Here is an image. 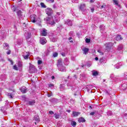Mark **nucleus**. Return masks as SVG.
Masks as SVG:
<instances>
[{
    "label": "nucleus",
    "instance_id": "obj_32",
    "mask_svg": "<svg viewBox=\"0 0 127 127\" xmlns=\"http://www.w3.org/2000/svg\"><path fill=\"white\" fill-rule=\"evenodd\" d=\"M31 32L32 33H35L36 32V30L34 29V28H31Z\"/></svg>",
    "mask_w": 127,
    "mask_h": 127
},
{
    "label": "nucleus",
    "instance_id": "obj_8",
    "mask_svg": "<svg viewBox=\"0 0 127 127\" xmlns=\"http://www.w3.org/2000/svg\"><path fill=\"white\" fill-rule=\"evenodd\" d=\"M81 50L83 51V54L84 55H87V54L89 52V49L86 47L81 48Z\"/></svg>",
    "mask_w": 127,
    "mask_h": 127
},
{
    "label": "nucleus",
    "instance_id": "obj_6",
    "mask_svg": "<svg viewBox=\"0 0 127 127\" xmlns=\"http://www.w3.org/2000/svg\"><path fill=\"white\" fill-rule=\"evenodd\" d=\"M30 55L29 54V52H25L23 53L22 56H23L24 59L27 60V59H28V58H29Z\"/></svg>",
    "mask_w": 127,
    "mask_h": 127
},
{
    "label": "nucleus",
    "instance_id": "obj_23",
    "mask_svg": "<svg viewBox=\"0 0 127 127\" xmlns=\"http://www.w3.org/2000/svg\"><path fill=\"white\" fill-rule=\"evenodd\" d=\"M13 95H14V93H7V96H8V98H10V99H12L13 98Z\"/></svg>",
    "mask_w": 127,
    "mask_h": 127
},
{
    "label": "nucleus",
    "instance_id": "obj_34",
    "mask_svg": "<svg viewBox=\"0 0 127 127\" xmlns=\"http://www.w3.org/2000/svg\"><path fill=\"white\" fill-rule=\"evenodd\" d=\"M92 75L93 76H97L98 75V72L97 71H94L93 73H92Z\"/></svg>",
    "mask_w": 127,
    "mask_h": 127
},
{
    "label": "nucleus",
    "instance_id": "obj_36",
    "mask_svg": "<svg viewBox=\"0 0 127 127\" xmlns=\"http://www.w3.org/2000/svg\"><path fill=\"white\" fill-rule=\"evenodd\" d=\"M42 64V61L41 60H38V64L41 65Z\"/></svg>",
    "mask_w": 127,
    "mask_h": 127
},
{
    "label": "nucleus",
    "instance_id": "obj_5",
    "mask_svg": "<svg viewBox=\"0 0 127 127\" xmlns=\"http://www.w3.org/2000/svg\"><path fill=\"white\" fill-rule=\"evenodd\" d=\"M106 49L107 51H110L111 50V48L113 47V43H108L105 45Z\"/></svg>",
    "mask_w": 127,
    "mask_h": 127
},
{
    "label": "nucleus",
    "instance_id": "obj_21",
    "mask_svg": "<svg viewBox=\"0 0 127 127\" xmlns=\"http://www.w3.org/2000/svg\"><path fill=\"white\" fill-rule=\"evenodd\" d=\"M106 61H107L104 58L100 59L99 60V62H100V63H106Z\"/></svg>",
    "mask_w": 127,
    "mask_h": 127
},
{
    "label": "nucleus",
    "instance_id": "obj_60",
    "mask_svg": "<svg viewBox=\"0 0 127 127\" xmlns=\"http://www.w3.org/2000/svg\"><path fill=\"white\" fill-rule=\"evenodd\" d=\"M124 83H127V80H125V81H123Z\"/></svg>",
    "mask_w": 127,
    "mask_h": 127
},
{
    "label": "nucleus",
    "instance_id": "obj_10",
    "mask_svg": "<svg viewBox=\"0 0 127 127\" xmlns=\"http://www.w3.org/2000/svg\"><path fill=\"white\" fill-rule=\"evenodd\" d=\"M41 35L42 36H46V35H47V30L45 29H42L41 30Z\"/></svg>",
    "mask_w": 127,
    "mask_h": 127
},
{
    "label": "nucleus",
    "instance_id": "obj_22",
    "mask_svg": "<svg viewBox=\"0 0 127 127\" xmlns=\"http://www.w3.org/2000/svg\"><path fill=\"white\" fill-rule=\"evenodd\" d=\"M29 105L30 106H33V105H34L35 104V100H31L28 102Z\"/></svg>",
    "mask_w": 127,
    "mask_h": 127
},
{
    "label": "nucleus",
    "instance_id": "obj_54",
    "mask_svg": "<svg viewBox=\"0 0 127 127\" xmlns=\"http://www.w3.org/2000/svg\"><path fill=\"white\" fill-rule=\"evenodd\" d=\"M55 77L54 76H52V80H53L54 79H55Z\"/></svg>",
    "mask_w": 127,
    "mask_h": 127
},
{
    "label": "nucleus",
    "instance_id": "obj_61",
    "mask_svg": "<svg viewBox=\"0 0 127 127\" xmlns=\"http://www.w3.org/2000/svg\"><path fill=\"white\" fill-rule=\"evenodd\" d=\"M2 109H3V108H2L1 109V112H3V110Z\"/></svg>",
    "mask_w": 127,
    "mask_h": 127
},
{
    "label": "nucleus",
    "instance_id": "obj_14",
    "mask_svg": "<svg viewBox=\"0 0 127 127\" xmlns=\"http://www.w3.org/2000/svg\"><path fill=\"white\" fill-rule=\"evenodd\" d=\"M3 49L5 50H7L9 49V45H8V44L6 43H4L3 44Z\"/></svg>",
    "mask_w": 127,
    "mask_h": 127
},
{
    "label": "nucleus",
    "instance_id": "obj_38",
    "mask_svg": "<svg viewBox=\"0 0 127 127\" xmlns=\"http://www.w3.org/2000/svg\"><path fill=\"white\" fill-rule=\"evenodd\" d=\"M6 53L7 55H9L11 53V51H10V50H8Z\"/></svg>",
    "mask_w": 127,
    "mask_h": 127
},
{
    "label": "nucleus",
    "instance_id": "obj_53",
    "mask_svg": "<svg viewBox=\"0 0 127 127\" xmlns=\"http://www.w3.org/2000/svg\"><path fill=\"white\" fill-rule=\"evenodd\" d=\"M95 60H96V61H98V60H99V58H98V57H96L95 58Z\"/></svg>",
    "mask_w": 127,
    "mask_h": 127
},
{
    "label": "nucleus",
    "instance_id": "obj_1",
    "mask_svg": "<svg viewBox=\"0 0 127 127\" xmlns=\"http://www.w3.org/2000/svg\"><path fill=\"white\" fill-rule=\"evenodd\" d=\"M45 20L47 23L50 25H54L56 22H58L60 20V13L57 12V14L53 17H47Z\"/></svg>",
    "mask_w": 127,
    "mask_h": 127
},
{
    "label": "nucleus",
    "instance_id": "obj_48",
    "mask_svg": "<svg viewBox=\"0 0 127 127\" xmlns=\"http://www.w3.org/2000/svg\"><path fill=\"white\" fill-rule=\"evenodd\" d=\"M26 26H27V25H26V24H25V23H24L23 24V27H26Z\"/></svg>",
    "mask_w": 127,
    "mask_h": 127
},
{
    "label": "nucleus",
    "instance_id": "obj_2",
    "mask_svg": "<svg viewBox=\"0 0 127 127\" xmlns=\"http://www.w3.org/2000/svg\"><path fill=\"white\" fill-rule=\"evenodd\" d=\"M58 67L59 68V70L62 72H65V71H66L65 66H63V64H62V59H61L58 61Z\"/></svg>",
    "mask_w": 127,
    "mask_h": 127
},
{
    "label": "nucleus",
    "instance_id": "obj_52",
    "mask_svg": "<svg viewBox=\"0 0 127 127\" xmlns=\"http://www.w3.org/2000/svg\"><path fill=\"white\" fill-rule=\"evenodd\" d=\"M106 7V5H102L101 6V8H105Z\"/></svg>",
    "mask_w": 127,
    "mask_h": 127
},
{
    "label": "nucleus",
    "instance_id": "obj_45",
    "mask_svg": "<svg viewBox=\"0 0 127 127\" xmlns=\"http://www.w3.org/2000/svg\"><path fill=\"white\" fill-rule=\"evenodd\" d=\"M64 87V85L61 84L60 86L61 90H62V89H63Z\"/></svg>",
    "mask_w": 127,
    "mask_h": 127
},
{
    "label": "nucleus",
    "instance_id": "obj_59",
    "mask_svg": "<svg viewBox=\"0 0 127 127\" xmlns=\"http://www.w3.org/2000/svg\"><path fill=\"white\" fill-rule=\"evenodd\" d=\"M71 39H72V37H69V38H68V40H71Z\"/></svg>",
    "mask_w": 127,
    "mask_h": 127
},
{
    "label": "nucleus",
    "instance_id": "obj_12",
    "mask_svg": "<svg viewBox=\"0 0 127 127\" xmlns=\"http://www.w3.org/2000/svg\"><path fill=\"white\" fill-rule=\"evenodd\" d=\"M47 42V41L46 40V39H45L44 37H43L41 38L40 40V43L42 45H44Z\"/></svg>",
    "mask_w": 127,
    "mask_h": 127
},
{
    "label": "nucleus",
    "instance_id": "obj_41",
    "mask_svg": "<svg viewBox=\"0 0 127 127\" xmlns=\"http://www.w3.org/2000/svg\"><path fill=\"white\" fill-rule=\"evenodd\" d=\"M17 15L20 16V15H21V11L19 10L17 12Z\"/></svg>",
    "mask_w": 127,
    "mask_h": 127
},
{
    "label": "nucleus",
    "instance_id": "obj_19",
    "mask_svg": "<svg viewBox=\"0 0 127 127\" xmlns=\"http://www.w3.org/2000/svg\"><path fill=\"white\" fill-rule=\"evenodd\" d=\"M64 65H68L69 64V60H68V59L67 58L64 59Z\"/></svg>",
    "mask_w": 127,
    "mask_h": 127
},
{
    "label": "nucleus",
    "instance_id": "obj_7",
    "mask_svg": "<svg viewBox=\"0 0 127 127\" xmlns=\"http://www.w3.org/2000/svg\"><path fill=\"white\" fill-rule=\"evenodd\" d=\"M25 37L27 40H28L30 38H31V33L28 32H26L25 33Z\"/></svg>",
    "mask_w": 127,
    "mask_h": 127
},
{
    "label": "nucleus",
    "instance_id": "obj_17",
    "mask_svg": "<svg viewBox=\"0 0 127 127\" xmlns=\"http://www.w3.org/2000/svg\"><path fill=\"white\" fill-rule=\"evenodd\" d=\"M116 40L117 41H120V40H123V38L121 35L117 36L116 37Z\"/></svg>",
    "mask_w": 127,
    "mask_h": 127
},
{
    "label": "nucleus",
    "instance_id": "obj_18",
    "mask_svg": "<svg viewBox=\"0 0 127 127\" xmlns=\"http://www.w3.org/2000/svg\"><path fill=\"white\" fill-rule=\"evenodd\" d=\"M113 2L115 5H117V6H120V5L119 4V0H113Z\"/></svg>",
    "mask_w": 127,
    "mask_h": 127
},
{
    "label": "nucleus",
    "instance_id": "obj_27",
    "mask_svg": "<svg viewBox=\"0 0 127 127\" xmlns=\"http://www.w3.org/2000/svg\"><path fill=\"white\" fill-rule=\"evenodd\" d=\"M121 66H122V64H117L115 65V67L117 69H119V68H121Z\"/></svg>",
    "mask_w": 127,
    "mask_h": 127
},
{
    "label": "nucleus",
    "instance_id": "obj_55",
    "mask_svg": "<svg viewBox=\"0 0 127 127\" xmlns=\"http://www.w3.org/2000/svg\"><path fill=\"white\" fill-rule=\"evenodd\" d=\"M10 62H11V64H12V65L13 64V63L12 62V61L11 60H9Z\"/></svg>",
    "mask_w": 127,
    "mask_h": 127
},
{
    "label": "nucleus",
    "instance_id": "obj_56",
    "mask_svg": "<svg viewBox=\"0 0 127 127\" xmlns=\"http://www.w3.org/2000/svg\"><path fill=\"white\" fill-rule=\"evenodd\" d=\"M49 87H53V84H50Z\"/></svg>",
    "mask_w": 127,
    "mask_h": 127
},
{
    "label": "nucleus",
    "instance_id": "obj_3",
    "mask_svg": "<svg viewBox=\"0 0 127 127\" xmlns=\"http://www.w3.org/2000/svg\"><path fill=\"white\" fill-rule=\"evenodd\" d=\"M36 71V68H35V66L32 64H30L29 66V73H35Z\"/></svg>",
    "mask_w": 127,
    "mask_h": 127
},
{
    "label": "nucleus",
    "instance_id": "obj_26",
    "mask_svg": "<svg viewBox=\"0 0 127 127\" xmlns=\"http://www.w3.org/2000/svg\"><path fill=\"white\" fill-rule=\"evenodd\" d=\"M34 120L37 123H38L39 122V116H36L34 117Z\"/></svg>",
    "mask_w": 127,
    "mask_h": 127
},
{
    "label": "nucleus",
    "instance_id": "obj_28",
    "mask_svg": "<svg viewBox=\"0 0 127 127\" xmlns=\"http://www.w3.org/2000/svg\"><path fill=\"white\" fill-rule=\"evenodd\" d=\"M71 125L72 126V127H76V125H77V123H76V122H74V121H72L71 122Z\"/></svg>",
    "mask_w": 127,
    "mask_h": 127
},
{
    "label": "nucleus",
    "instance_id": "obj_40",
    "mask_svg": "<svg viewBox=\"0 0 127 127\" xmlns=\"http://www.w3.org/2000/svg\"><path fill=\"white\" fill-rule=\"evenodd\" d=\"M54 116H55L56 119H59V115L55 114Z\"/></svg>",
    "mask_w": 127,
    "mask_h": 127
},
{
    "label": "nucleus",
    "instance_id": "obj_44",
    "mask_svg": "<svg viewBox=\"0 0 127 127\" xmlns=\"http://www.w3.org/2000/svg\"><path fill=\"white\" fill-rule=\"evenodd\" d=\"M48 2H54V0H46Z\"/></svg>",
    "mask_w": 127,
    "mask_h": 127
},
{
    "label": "nucleus",
    "instance_id": "obj_15",
    "mask_svg": "<svg viewBox=\"0 0 127 127\" xmlns=\"http://www.w3.org/2000/svg\"><path fill=\"white\" fill-rule=\"evenodd\" d=\"M65 23L66 24H67L68 25V26H72V21H71L70 20H67V21H65Z\"/></svg>",
    "mask_w": 127,
    "mask_h": 127
},
{
    "label": "nucleus",
    "instance_id": "obj_16",
    "mask_svg": "<svg viewBox=\"0 0 127 127\" xmlns=\"http://www.w3.org/2000/svg\"><path fill=\"white\" fill-rule=\"evenodd\" d=\"M80 114H81V113H80L79 112L73 111V112H72V115L74 117H78V116H79V115H80Z\"/></svg>",
    "mask_w": 127,
    "mask_h": 127
},
{
    "label": "nucleus",
    "instance_id": "obj_51",
    "mask_svg": "<svg viewBox=\"0 0 127 127\" xmlns=\"http://www.w3.org/2000/svg\"><path fill=\"white\" fill-rule=\"evenodd\" d=\"M95 1V0H90V2L91 3H93V2H94Z\"/></svg>",
    "mask_w": 127,
    "mask_h": 127
},
{
    "label": "nucleus",
    "instance_id": "obj_24",
    "mask_svg": "<svg viewBox=\"0 0 127 127\" xmlns=\"http://www.w3.org/2000/svg\"><path fill=\"white\" fill-rule=\"evenodd\" d=\"M122 87L123 90H126L127 89V84L124 83L122 84Z\"/></svg>",
    "mask_w": 127,
    "mask_h": 127
},
{
    "label": "nucleus",
    "instance_id": "obj_63",
    "mask_svg": "<svg viewBox=\"0 0 127 127\" xmlns=\"http://www.w3.org/2000/svg\"><path fill=\"white\" fill-rule=\"evenodd\" d=\"M13 9L14 11H15V8H13Z\"/></svg>",
    "mask_w": 127,
    "mask_h": 127
},
{
    "label": "nucleus",
    "instance_id": "obj_49",
    "mask_svg": "<svg viewBox=\"0 0 127 127\" xmlns=\"http://www.w3.org/2000/svg\"><path fill=\"white\" fill-rule=\"evenodd\" d=\"M94 115H95V112H92L90 113V115L91 116H94Z\"/></svg>",
    "mask_w": 127,
    "mask_h": 127
},
{
    "label": "nucleus",
    "instance_id": "obj_4",
    "mask_svg": "<svg viewBox=\"0 0 127 127\" xmlns=\"http://www.w3.org/2000/svg\"><path fill=\"white\" fill-rule=\"evenodd\" d=\"M46 13H47L49 16H50V15L53 13V10H52L51 8H47L46 9Z\"/></svg>",
    "mask_w": 127,
    "mask_h": 127
},
{
    "label": "nucleus",
    "instance_id": "obj_39",
    "mask_svg": "<svg viewBox=\"0 0 127 127\" xmlns=\"http://www.w3.org/2000/svg\"><path fill=\"white\" fill-rule=\"evenodd\" d=\"M85 41L86 43H90V42H91V40L90 39H86Z\"/></svg>",
    "mask_w": 127,
    "mask_h": 127
},
{
    "label": "nucleus",
    "instance_id": "obj_33",
    "mask_svg": "<svg viewBox=\"0 0 127 127\" xmlns=\"http://www.w3.org/2000/svg\"><path fill=\"white\" fill-rule=\"evenodd\" d=\"M41 6L42 7H44V8H46V6L45 5V4H44V3H43V2H41Z\"/></svg>",
    "mask_w": 127,
    "mask_h": 127
},
{
    "label": "nucleus",
    "instance_id": "obj_47",
    "mask_svg": "<svg viewBox=\"0 0 127 127\" xmlns=\"http://www.w3.org/2000/svg\"><path fill=\"white\" fill-rule=\"evenodd\" d=\"M61 55L63 56V57H64V56H65V53H62Z\"/></svg>",
    "mask_w": 127,
    "mask_h": 127
},
{
    "label": "nucleus",
    "instance_id": "obj_58",
    "mask_svg": "<svg viewBox=\"0 0 127 127\" xmlns=\"http://www.w3.org/2000/svg\"><path fill=\"white\" fill-rule=\"evenodd\" d=\"M67 113H70L71 110H67Z\"/></svg>",
    "mask_w": 127,
    "mask_h": 127
},
{
    "label": "nucleus",
    "instance_id": "obj_64",
    "mask_svg": "<svg viewBox=\"0 0 127 127\" xmlns=\"http://www.w3.org/2000/svg\"><path fill=\"white\" fill-rule=\"evenodd\" d=\"M36 59H37V60L39 59V57H37V58H36Z\"/></svg>",
    "mask_w": 127,
    "mask_h": 127
},
{
    "label": "nucleus",
    "instance_id": "obj_30",
    "mask_svg": "<svg viewBox=\"0 0 127 127\" xmlns=\"http://www.w3.org/2000/svg\"><path fill=\"white\" fill-rule=\"evenodd\" d=\"M123 46L122 45H120L119 46H118V50H119V51H121V50H122V49H123Z\"/></svg>",
    "mask_w": 127,
    "mask_h": 127
},
{
    "label": "nucleus",
    "instance_id": "obj_50",
    "mask_svg": "<svg viewBox=\"0 0 127 127\" xmlns=\"http://www.w3.org/2000/svg\"><path fill=\"white\" fill-rule=\"evenodd\" d=\"M51 96H52V93L51 94L48 93V97H51Z\"/></svg>",
    "mask_w": 127,
    "mask_h": 127
},
{
    "label": "nucleus",
    "instance_id": "obj_62",
    "mask_svg": "<svg viewBox=\"0 0 127 127\" xmlns=\"http://www.w3.org/2000/svg\"><path fill=\"white\" fill-rule=\"evenodd\" d=\"M74 77L75 79H77V76L76 75H74Z\"/></svg>",
    "mask_w": 127,
    "mask_h": 127
},
{
    "label": "nucleus",
    "instance_id": "obj_29",
    "mask_svg": "<svg viewBox=\"0 0 127 127\" xmlns=\"http://www.w3.org/2000/svg\"><path fill=\"white\" fill-rule=\"evenodd\" d=\"M100 29L101 30V32H102V30H104L105 29V25H100Z\"/></svg>",
    "mask_w": 127,
    "mask_h": 127
},
{
    "label": "nucleus",
    "instance_id": "obj_9",
    "mask_svg": "<svg viewBox=\"0 0 127 127\" xmlns=\"http://www.w3.org/2000/svg\"><path fill=\"white\" fill-rule=\"evenodd\" d=\"M79 8L81 11H84L86 9V4L85 3L81 4L79 6Z\"/></svg>",
    "mask_w": 127,
    "mask_h": 127
},
{
    "label": "nucleus",
    "instance_id": "obj_25",
    "mask_svg": "<svg viewBox=\"0 0 127 127\" xmlns=\"http://www.w3.org/2000/svg\"><path fill=\"white\" fill-rule=\"evenodd\" d=\"M50 39L52 42H56V41H57V39L53 37H51Z\"/></svg>",
    "mask_w": 127,
    "mask_h": 127
},
{
    "label": "nucleus",
    "instance_id": "obj_42",
    "mask_svg": "<svg viewBox=\"0 0 127 127\" xmlns=\"http://www.w3.org/2000/svg\"><path fill=\"white\" fill-rule=\"evenodd\" d=\"M98 53H100V55H103L104 53H103L102 51L101 50H98Z\"/></svg>",
    "mask_w": 127,
    "mask_h": 127
},
{
    "label": "nucleus",
    "instance_id": "obj_35",
    "mask_svg": "<svg viewBox=\"0 0 127 127\" xmlns=\"http://www.w3.org/2000/svg\"><path fill=\"white\" fill-rule=\"evenodd\" d=\"M53 57H57L58 56V53H54L53 55Z\"/></svg>",
    "mask_w": 127,
    "mask_h": 127
},
{
    "label": "nucleus",
    "instance_id": "obj_57",
    "mask_svg": "<svg viewBox=\"0 0 127 127\" xmlns=\"http://www.w3.org/2000/svg\"><path fill=\"white\" fill-rule=\"evenodd\" d=\"M91 10L92 12H93L94 11V8H91Z\"/></svg>",
    "mask_w": 127,
    "mask_h": 127
},
{
    "label": "nucleus",
    "instance_id": "obj_13",
    "mask_svg": "<svg viewBox=\"0 0 127 127\" xmlns=\"http://www.w3.org/2000/svg\"><path fill=\"white\" fill-rule=\"evenodd\" d=\"M20 90L21 93H22V94H25V93H26V92H27V89H26V87L25 86H23V87H21L20 88Z\"/></svg>",
    "mask_w": 127,
    "mask_h": 127
},
{
    "label": "nucleus",
    "instance_id": "obj_37",
    "mask_svg": "<svg viewBox=\"0 0 127 127\" xmlns=\"http://www.w3.org/2000/svg\"><path fill=\"white\" fill-rule=\"evenodd\" d=\"M18 67H22V64H21V62H18Z\"/></svg>",
    "mask_w": 127,
    "mask_h": 127
},
{
    "label": "nucleus",
    "instance_id": "obj_20",
    "mask_svg": "<svg viewBox=\"0 0 127 127\" xmlns=\"http://www.w3.org/2000/svg\"><path fill=\"white\" fill-rule=\"evenodd\" d=\"M79 123H84L85 122V119L83 118H80L78 120Z\"/></svg>",
    "mask_w": 127,
    "mask_h": 127
},
{
    "label": "nucleus",
    "instance_id": "obj_11",
    "mask_svg": "<svg viewBox=\"0 0 127 127\" xmlns=\"http://www.w3.org/2000/svg\"><path fill=\"white\" fill-rule=\"evenodd\" d=\"M31 17V20L32 21V22H33L34 23L36 22V15H31L30 16Z\"/></svg>",
    "mask_w": 127,
    "mask_h": 127
},
{
    "label": "nucleus",
    "instance_id": "obj_31",
    "mask_svg": "<svg viewBox=\"0 0 127 127\" xmlns=\"http://www.w3.org/2000/svg\"><path fill=\"white\" fill-rule=\"evenodd\" d=\"M22 43V42L21 41V40H17V44H18V45H20V44H21Z\"/></svg>",
    "mask_w": 127,
    "mask_h": 127
},
{
    "label": "nucleus",
    "instance_id": "obj_46",
    "mask_svg": "<svg viewBox=\"0 0 127 127\" xmlns=\"http://www.w3.org/2000/svg\"><path fill=\"white\" fill-rule=\"evenodd\" d=\"M49 113L50 115H53L54 114V112H53V111H49Z\"/></svg>",
    "mask_w": 127,
    "mask_h": 127
},
{
    "label": "nucleus",
    "instance_id": "obj_43",
    "mask_svg": "<svg viewBox=\"0 0 127 127\" xmlns=\"http://www.w3.org/2000/svg\"><path fill=\"white\" fill-rule=\"evenodd\" d=\"M13 69H14V70H16V71H17V70H18V69L17 68V66H16V65H14L13 66Z\"/></svg>",
    "mask_w": 127,
    "mask_h": 127
}]
</instances>
